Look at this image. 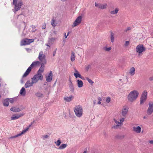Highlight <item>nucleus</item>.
Segmentation results:
<instances>
[{"label": "nucleus", "mask_w": 153, "mask_h": 153, "mask_svg": "<svg viewBox=\"0 0 153 153\" xmlns=\"http://www.w3.org/2000/svg\"><path fill=\"white\" fill-rule=\"evenodd\" d=\"M139 95V92L136 90L131 91L128 95V99L131 102H133L137 98Z\"/></svg>", "instance_id": "1"}, {"label": "nucleus", "mask_w": 153, "mask_h": 153, "mask_svg": "<svg viewBox=\"0 0 153 153\" xmlns=\"http://www.w3.org/2000/svg\"><path fill=\"white\" fill-rule=\"evenodd\" d=\"M40 63V62L38 61H36L33 62L25 73L22 76V77H25L27 76L31 71L32 68L34 66L39 65Z\"/></svg>", "instance_id": "2"}, {"label": "nucleus", "mask_w": 153, "mask_h": 153, "mask_svg": "<svg viewBox=\"0 0 153 153\" xmlns=\"http://www.w3.org/2000/svg\"><path fill=\"white\" fill-rule=\"evenodd\" d=\"M74 110L75 114L77 117H80L82 116V108L81 106H76Z\"/></svg>", "instance_id": "3"}, {"label": "nucleus", "mask_w": 153, "mask_h": 153, "mask_svg": "<svg viewBox=\"0 0 153 153\" xmlns=\"http://www.w3.org/2000/svg\"><path fill=\"white\" fill-rule=\"evenodd\" d=\"M17 1L18 0H13V4L15 6L14 11H13L15 12L19 10L23 4L21 0L19 1L17 3Z\"/></svg>", "instance_id": "4"}, {"label": "nucleus", "mask_w": 153, "mask_h": 153, "mask_svg": "<svg viewBox=\"0 0 153 153\" xmlns=\"http://www.w3.org/2000/svg\"><path fill=\"white\" fill-rule=\"evenodd\" d=\"M146 48L142 44H139L137 45L135 49L136 52L138 53V56L146 51Z\"/></svg>", "instance_id": "5"}, {"label": "nucleus", "mask_w": 153, "mask_h": 153, "mask_svg": "<svg viewBox=\"0 0 153 153\" xmlns=\"http://www.w3.org/2000/svg\"><path fill=\"white\" fill-rule=\"evenodd\" d=\"M147 97V91H144L141 96L140 100V105L144 104L146 101Z\"/></svg>", "instance_id": "6"}, {"label": "nucleus", "mask_w": 153, "mask_h": 153, "mask_svg": "<svg viewBox=\"0 0 153 153\" xmlns=\"http://www.w3.org/2000/svg\"><path fill=\"white\" fill-rule=\"evenodd\" d=\"M34 41L33 39H24L22 40L20 42V45L22 46L29 45Z\"/></svg>", "instance_id": "7"}, {"label": "nucleus", "mask_w": 153, "mask_h": 153, "mask_svg": "<svg viewBox=\"0 0 153 153\" xmlns=\"http://www.w3.org/2000/svg\"><path fill=\"white\" fill-rule=\"evenodd\" d=\"M43 79V76L41 73H37V74L35 75L34 76L31 78L34 82L36 83L39 80H42Z\"/></svg>", "instance_id": "8"}, {"label": "nucleus", "mask_w": 153, "mask_h": 153, "mask_svg": "<svg viewBox=\"0 0 153 153\" xmlns=\"http://www.w3.org/2000/svg\"><path fill=\"white\" fill-rule=\"evenodd\" d=\"M149 107L147 111V114L150 115L153 112V101H150L149 103Z\"/></svg>", "instance_id": "9"}, {"label": "nucleus", "mask_w": 153, "mask_h": 153, "mask_svg": "<svg viewBox=\"0 0 153 153\" xmlns=\"http://www.w3.org/2000/svg\"><path fill=\"white\" fill-rule=\"evenodd\" d=\"M45 56L43 54V52L40 51L39 55L38 58L39 60L41 62L44 63H46V60L45 58Z\"/></svg>", "instance_id": "10"}, {"label": "nucleus", "mask_w": 153, "mask_h": 153, "mask_svg": "<svg viewBox=\"0 0 153 153\" xmlns=\"http://www.w3.org/2000/svg\"><path fill=\"white\" fill-rule=\"evenodd\" d=\"M82 17L81 16H79L74 22L72 27H75L80 24L82 21Z\"/></svg>", "instance_id": "11"}, {"label": "nucleus", "mask_w": 153, "mask_h": 153, "mask_svg": "<svg viewBox=\"0 0 153 153\" xmlns=\"http://www.w3.org/2000/svg\"><path fill=\"white\" fill-rule=\"evenodd\" d=\"M24 114H16L15 115H13L11 117V120H15L18 119L20 117L24 115Z\"/></svg>", "instance_id": "12"}, {"label": "nucleus", "mask_w": 153, "mask_h": 153, "mask_svg": "<svg viewBox=\"0 0 153 153\" xmlns=\"http://www.w3.org/2000/svg\"><path fill=\"white\" fill-rule=\"evenodd\" d=\"M53 74L51 71H50V73L48 76H46V80L47 82H49L51 81L52 79Z\"/></svg>", "instance_id": "13"}, {"label": "nucleus", "mask_w": 153, "mask_h": 153, "mask_svg": "<svg viewBox=\"0 0 153 153\" xmlns=\"http://www.w3.org/2000/svg\"><path fill=\"white\" fill-rule=\"evenodd\" d=\"M32 81L30 82V80L27 81L26 83L25 84V87L26 88L29 87L33 86V83H35L33 80H32Z\"/></svg>", "instance_id": "14"}, {"label": "nucleus", "mask_w": 153, "mask_h": 153, "mask_svg": "<svg viewBox=\"0 0 153 153\" xmlns=\"http://www.w3.org/2000/svg\"><path fill=\"white\" fill-rule=\"evenodd\" d=\"M124 120L125 119L124 118H122L120 119V124H117L115 126H114L112 128L114 129H117L119 126H122L123 125V122L124 121Z\"/></svg>", "instance_id": "15"}, {"label": "nucleus", "mask_w": 153, "mask_h": 153, "mask_svg": "<svg viewBox=\"0 0 153 153\" xmlns=\"http://www.w3.org/2000/svg\"><path fill=\"white\" fill-rule=\"evenodd\" d=\"M74 97L72 95H71L70 96L65 97H64V100L66 102H69L73 100L74 98Z\"/></svg>", "instance_id": "16"}, {"label": "nucleus", "mask_w": 153, "mask_h": 153, "mask_svg": "<svg viewBox=\"0 0 153 153\" xmlns=\"http://www.w3.org/2000/svg\"><path fill=\"white\" fill-rule=\"evenodd\" d=\"M126 81H125L124 80V79L123 80L122 79H120L119 80V81L118 82L119 84L121 85H123V84L125 83H126L128 82V78L127 76H126Z\"/></svg>", "instance_id": "17"}, {"label": "nucleus", "mask_w": 153, "mask_h": 153, "mask_svg": "<svg viewBox=\"0 0 153 153\" xmlns=\"http://www.w3.org/2000/svg\"><path fill=\"white\" fill-rule=\"evenodd\" d=\"M10 110L13 112H17L20 111L21 109L19 108L13 107L10 108Z\"/></svg>", "instance_id": "18"}, {"label": "nucleus", "mask_w": 153, "mask_h": 153, "mask_svg": "<svg viewBox=\"0 0 153 153\" xmlns=\"http://www.w3.org/2000/svg\"><path fill=\"white\" fill-rule=\"evenodd\" d=\"M134 131L137 133H139L141 131V128L139 126L137 127H133Z\"/></svg>", "instance_id": "19"}, {"label": "nucleus", "mask_w": 153, "mask_h": 153, "mask_svg": "<svg viewBox=\"0 0 153 153\" xmlns=\"http://www.w3.org/2000/svg\"><path fill=\"white\" fill-rule=\"evenodd\" d=\"M128 111V109L126 108H124L122 110V114L123 116H125L127 114Z\"/></svg>", "instance_id": "20"}, {"label": "nucleus", "mask_w": 153, "mask_h": 153, "mask_svg": "<svg viewBox=\"0 0 153 153\" xmlns=\"http://www.w3.org/2000/svg\"><path fill=\"white\" fill-rule=\"evenodd\" d=\"M56 38L55 37H51L49 38L48 42L49 44L52 45L53 43L56 40Z\"/></svg>", "instance_id": "21"}, {"label": "nucleus", "mask_w": 153, "mask_h": 153, "mask_svg": "<svg viewBox=\"0 0 153 153\" xmlns=\"http://www.w3.org/2000/svg\"><path fill=\"white\" fill-rule=\"evenodd\" d=\"M77 86L79 88H81L82 87L83 83L82 80H77Z\"/></svg>", "instance_id": "22"}, {"label": "nucleus", "mask_w": 153, "mask_h": 153, "mask_svg": "<svg viewBox=\"0 0 153 153\" xmlns=\"http://www.w3.org/2000/svg\"><path fill=\"white\" fill-rule=\"evenodd\" d=\"M35 95L37 97L42 98L44 97V95L43 94L40 92H37L35 93Z\"/></svg>", "instance_id": "23"}, {"label": "nucleus", "mask_w": 153, "mask_h": 153, "mask_svg": "<svg viewBox=\"0 0 153 153\" xmlns=\"http://www.w3.org/2000/svg\"><path fill=\"white\" fill-rule=\"evenodd\" d=\"M20 94L23 96H25L26 94L25 89L24 87H22L20 90Z\"/></svg>", "instance_id": "24"}, {"label": "nucleus", "mask_w": 153, "mask_h": 153, "mask_svg": "<svg viewBox=\"0 0 153 153\" xmlns=\"http://www.w3.org/2000/svg\"><path fill=\"white\" fill-rule=\"evenodd\" d=\"M9 99L8 98L4 100L3 102V105L5 106H7L9 104Z\"/></svg>", "instance_id": "25"}, {"label": "nucleus", "mask_w": 153, "mask_h": 153, "mask_svg": "<svg viewBox=\"0 0 153 153\" xmlns=\"http://www.w3.org/2000/svg\"><path fill=\"white\" fill-rule=\"evenodd\" d=\"M75 59V53L73 52H71V59L72 62L74 61Z\"/></svg>", "instance_id": "26"}, {"label": "nucleus", "mask_w": 153, "mask_h": 153, "mask_svg": "<svg viewBox=\"0 0 153 153\" xmlns=\"http://www.w3.org/2000/svg\"><path fill=\"white\" fill-rule=\"evenodd\" d=\"M135 68L134 67H132L130 69L129 71V74H131V75H133L135 73Z\"/></svg>", "instance_id": "27"}, {"label": "nucleus", "mask_w": 153, "mask_h": 153, "mask_svg": "<svg viewBox=\"0 0 153 153\" xmlns=\"http://www.w3.org/2000/svg\"><path fill=\"white\" fill-rule=\"evenodd\" d=\"M119 10L118 8H116L114 10L111 11L110 13L111 14H115L118 12Z\"/></svg>", "instance_id": "28"}, {"label": "nucleus", "mask_w": 153, "mask_h": 153, "mask_svg": "<svg viewBox=\"0 0 153 153\" xmlns=\"http://www.w3.org/2000/svg\"><path fill=\"white\" fill-rule=\"evenodd\" d=\"M67 146V144H63L58 148V149H62L65 148Z\"/></svg>", "instance_id": "29"}, {"label": "nucleus", "mask_w": 153, "mask_h": 153, "mask_svg": "<svg viewBox=\"0 0 153 153\" xmlns=\"http://www.w3.org/2000/svg\"><path fill=\"white\" fill-rule=\"evenodd\" d=\"M107 4H100V7H99V8L103 10L106 8H107Z\"/></svg>", "instance_id": "30"}, {"label": "nucleus", "mask_w": 153, "mask_h": 153, "mask_svg": "<svg viewBox=\"0 0 153 153\" xmlns=\"http://www.w3.org/2000/svg\"><path fill=\"white\" fill-rule=\"evenodd\" d=\"M114 33L112 32H111L110 38L111 42L112 43L114 42Z\"/></svg>", "instance_id": "31"}, {"label": "nucleus", "mask_w": 153, "mask_h": 153, "mask_svg": "<svg viewBox=\"0 0 153 153\" xmlns=\"http://www.w3.org/2000/svg\"><path fill=\"white\" fill-rule=\"evenodd\" d=\"M74 75L75 76L76 78H77L78 77H79L82 79V76L79 73H74Z\"/></svg>", "instance_id": "32"}, {"label": "nucleus", "mask_w": 153, "mask_h": 153, "mask_svg": "<svg viewBox=\"0 0 153 153\" xmlns=\"http://www.w3.org/2000/svg\"><path fill=\"white\" fill-rule=\"evenodd\" d=\"M28 130V128H26L25 129H24L23 130L22 132H21V133L19 134L20 135V136H21L22 135L25 134V133Z\"/></svg>", "instance_id": "33"}, {"label": "nucleus", "mask_w": 153, "mask_h": 153, "mask_svg": "<svg viewBox=\"0 0 153 153\" xmlns=\"http://www.w3.org/2000/svg\"><path fill=\"white\" fill-rule=\"evenodd\" d=\"M55 20L54 19H52L51 23V25L55 27L56 25V24H55Z\"/></svg>", "instance_id": "34"}, {"label": "nucleus", "mask_w": 153, "mask_h": 153, "mask_svg": "<svg viewBox=\"0 0 153 153\" xmlns=\"http://www.w3.org/2000/svg\"><path fill=\"white\" fill-rule=\"evenodd\" d=\"M55 143L56 144V145L57 146H58L60 145V144L61 143V142L59 139H58L57 141V142H55Z\"/></svg>", "instance_id": "35"}, {"label": "nucleus", "mask_w": 153, "mask_h": 153, "mask_svg": "<svg viewBox=\"0 0 153 153\" xmlns=\"http://www.w3.org/2000/svg\"><path fill=\"white\" fill-rule=\"evenodd\" d=\"M49 137V136L47 135H44L42 136V139L44 140H45L46 139H47Z\"/></svg>", "instance_id": "36"}, {"label": "nucleus", "mask_w": 153, "mask_h": 153, "mask_svg": "<svg viewBox=\"0 0 153 153\" xmlns=\"http://www.w3.org/2000/svg\"><path fill=\"white\" fill-rule=\"evenodd\" d=\"M57 34V32L56 31H53V32L51 33L50 34V35L52 36H55V35H56Z\"/></svg>", "instance_id": "37"}, {"label": "nucleus", "mask_w": 153, "mask_h": 153, "mask_svg": "<svg viewBox=\"0 0 153 153\" xmlns=\"http://www.w3.org/2000/svg\"><path fill=\"white\" fill-rule=\"evenodd\" d=\"M44 71V69L43 68H40L38 70L37 73H41L42 74V73Z\"/></svg>", "instance_id": "38"}, {"label": "nucleus", "mask_w": 153, "mask_h": 153, "mask_svg": "<svg viewBox=\"0 0 153 153\" xmlns=\"http://www.w3.org/2000/svg\"><path fill=\"white\" fill-rule=\"evenodd\" d=\"M86 79L90 84H92L94 83V82L88 77H86Z\"/></svg>", "instance_id": "39"}, {"label": "nucleus", "mask_w": 153, "mask_h": 153, "mask_svg": "<svg viewBox=\"0 0 153 153\" xmlns=\"http://www.w3.org/2000/svg\"><path fill=\"white\" fill-rule=\"evenodd\" d=\"M103 49L106 51H109L111 49V47L107 48L106 47H104L103 48Z\"/></svg>", "instance_id": "40"}, {"label": "nucleus", "mask_w": 153, "mask_h": 153, "mask_svg": "<svg viewBox=\"0 0 153 153\" xmlns=\"http://www.w3.org/2000/svg\"><path fill=\"white\" fill-rule=\"evenodd\" d=\"M111 98L109 97H108L106 98V102L107 103H109L111 101Z\"/></svg>", "instance_id": "41"}, {"label": "nucleus", "mask_w": 153, "mask_h": 153, "mask_svg": "<svg viewBox=\"0 0 153 153\" xmlns=\"http://www.w3.org/2000/svg\"><path fill=\"white\" fill-rule=\"evenodd\" d=\"M20 135H19V134H18L15 136H12V137H10L9 138L10 139H12V138H16V137H17L19 136Z\"/></svg>", "instance_id": "42"}, {"label": "nucleus", "mask_w": 153, "mask_h": 153, "mask_svg": "<svg viewBox=\"0 0 153 153\" xmlns=\"http://www.w3.org/2000/svg\"><path fill=\"white\" fill-rule=\"evenodd\" d=\"M101 4H98L96 2L95 3V5L96 7H98L99 8V7H100V5Z\"/></svg>", "instance_id": "43"}, {"label": "nucleus", "mask_w": 153, "mask_h": 153, "mask_svg": "<svg viewBox=\"0 0 153 153\" xmlns=\"http://www.w3.org/2000/svg\"><path fill=\"white\" fill-rule=\"evenodd\" d=\"M129 45V42L128 41H126L125 44V45L126 46H127Z\"/></svg>", "instance_id": "44"}, {"label": "nucleus", "mask_w": 153, "mask_h": 153, "mask_svg": "<svg viewBox=\"0 0 153 153\" xmlns=\"http://www.w3.org/2000/svg\"><path fill=\"white\" fill-rule=\"evenodd\" d=\"M34 121H33V122H31V124H30V125H29V126H28V127L27 128H28V130L29 129V128H30V127L31 126H32V125L33 124V123H34Z\"/></svg>", "instance_id": "45"}, {"label": "nucleus", "mask_w": 153, "mask_h": 153, "mask_svg": "<svg viewBox=\"0 0 153 153\" xmlns=\"http://www.w3.org/2000/svg\"><path fill=\"white\" fill-rule=\"evenodd\" d=\"M25 49L28 52H30L31 51V49L29 48H26Z\"/></svg>", "instance_id": "46"}, {"label": "nucleus", "mask_w": 153, "mask_h": 153, "mask_svg": "<svg viewBox=\"0 0 153 153\" xmlns=\"http://www.w3.org/2000/svg\"><path fill=\"white\" fill-rule=\"evenodd\" d=\"M14 101V100L13 99H11L9 100V102L11 103H13V102Z\"/></svg>", "instance_id": "47"}, {"label": "nucleus", "mask_w": 153, "mask_h": 153, "mask_svg": "<svg viewBox=\"0 0 153 153\" xmlns=\"http://www.w3.org/2000/svg\"><path fill=\"white\" fill-rule=\"evenodd\" d=\"M114 120L115 123L117 124H120V122L119 121L116 120L115 119H114Z\"/></svg>", "instance_id": "48"}, {"label": "nucleus", "mask_w": 153, "mask_h": 153, "mask_svg": "<svg viewBox=\"0 0 153 153\" xmlns=\"http://www.w3.org/2000/svg\"><path fill=\"white\" fill-rule=\"evenodd\" d=\"M44 63H42L41 64V67H40V68H44Z\"/></svg>", "instance_id": "49"}, {"label": "nucleus", "mask_w": 153, "mask_h": 153, "mask_svg": "<svg viewBox=\"0 0 153 153\" xmlns=\"http://www.w3.org/2000/svg\"><path fill=\"white\" fill-rule=\"evenodd\" d=\"M149 79L150 81H153V76L150 77Z\"/></svg>", "instance_id": "50"}, {"label": "nucleus", "mask_w": 153, "mask_h": 153, "mask_svg": "<svg viewBox=\"0 0 153 153\" xmlns=\"http://www.w3.org/2000/svg\"><path fill=\"white\" fill-rule=\"evenodd\" d=\"M131 28L130 27H128L124 31L127 32L128 30H130Z\"/></svg>", "instance_id": "51"}, {"label": "nucleus", "mask_w": 153, "mask_h": 153, "mask_svg": "<svg viewBox=\"0 0 153 153\" xmlns=\"http://www.w3.org/2000/svg\"><path fill=\"white\" fill-rule=\"evenodd\" d=\"M56 50H57V49L56 48L55 49V51L53 52V56H55V55L56 54Z\"/></svg>", "instance_id": "52"}, {"label": "nucleus", "mask_w": 153, "mask_h": 153, "mask_svg": "<svg viewBox=\"0 0 153 153\" xmlns=\"http://www.w3.org/2000/svg\"><path fill=\"white\" fill-rule=\"evenodd\" d=\"M89 67H90V65H88V66H87L86 67V69L87 70V71H88V70L89 69Z\"/></svg>", "instance_id": "53"}, {"label": "nucleus", "mask_w": 153, "mask_h": 153, "mask_svg": "<svg viewBox=\"0 0 153 153\" xmlns=\"http://www.w3.org/2000/svg\"><path fill=\"white\" fill-rule=\"evenodd\" d=\"M98 99L99 100V101H101L102 100V99L100 97H98Z\"/></svg>", "instance_id": "54"}, {"label": "nucleus", "mask_w": 153, "mask_h": 153, "mask_svg": "<svg viewBox=\"0 0 153 153\" xmlns=\"http://www.w3.org/2000/svg\"><path fill=\"white\" fill-rule=\"evenodd\" d=\"M45 28H46V25H43L42 27V29H45Z\"/></svg>", "instance_id": "55"}, {"label": "nucleus", "mask_w": 153, "mask_h": 153, "mask_svg": "<svg viewBox=\"0 0 153 153\" xmlns=\"http://www.w3.org/2000/svg\"><path fill=\"white\" fill-rule=\"evenodd\" d=\"M50 44H49V43L48 42V44H45V45L49 47L50 48V46H49V45Z\"/></svg>", "instance_id": "56"}, {"label": "nucleus", "mask_w": 153, "mask_h": 153, "mask_svg": "<svg viewBox=\"0 0 153 153\" xmlns=\"http://www.w3.org/2000/svg\"><path fill=\"white\" fill-rule=\"evenodd\" d=\"M149 143L151 144H153V140H150L149 141Z\"/></svg>", "instance_id": "57"}, {"label": "nucleus", "mask_w": 153, "mask_h": 153, "mask_svg": "<svg viewBox=\"0 0 153 153\" xmlns=\"http://www.w3.org/2000/svg\"><path fill=\"white\" fill-rule=\"evenodd\" d=\"M23 79H22L21 80V83H23Z\"/></svg>", "instance_id": "58"}, {"label": "nucleus", "mask_w": 153, "mask_h": 153, "mask_svg": "<svg viewBox=\"0 0 153 153\" xmlns=\"http://www.w3.org/2000/svg\"><path fill=\"white\" fill-rule=\"evenodd\" d=\"M32 28H33V29H34L36 27L34 25H32Z\"/></svg>", "instance_id": "59"}, {"label": "nucleus", "mask_w": 153, "mask_h": 153, "mask_svg": "<svg viewBox=\"0 0 153 153\" xmlns=\"http://www.w3.org/2000/svg\"><path fill=\"white\" fill-rule=\"evenodd\" d=\"M69 32H68V33H67V35L66 36H65V38H66H66H67V36L69 35Z\"/></svg>", "instance_id": "60"}, {"label": "nucleus", "mask_w": 153, "mask_h": 153, "mask_svg": "<svg viewBox=\"0 0 153 153\" xmlns=\"http://www.w3.org/2000/svg\"><path fill=\"white\" fill-rule=\"evenodd\" d=\"M75 71L76 72V73H79V72L78 71H77V70L76 69H75Z\"/></svg>", "instance_id": "61"}, {"label": "nucleus", "mask_w": 153, "mask_h": 153, "mask_svg": "<svg viewBox=\"0 0 153 153\" xmlns=\"http://www.w3.org/2000/svg\"><path fill=\"white\" fill-rule=\"evenodd\" d=\"M97 104H101V101H99L98 102H97Z\"/></svg>", "instance_id": "62"}, {"label": "nucleus", "mask_w": 153, "mask_h": 153, "mask_svg": "<svg viewBox=\"0 0 153 153\" xmlns=\"http://www.w3.org/2000/svg\"><path fill=\"white\" fill-rule=\"evenodd\" d=\"M36 30H32V31L33 32H35V31Z\"/></svg>", "instance_id": "63"}, {"label": "nucleus", "mask_w": 153, "mask_h": 153, "mask_svg": "<svg viewBox=\"0 0 153 153\" xmlns=\"http://www.w3.org/2000/svg\"><path fill=\"white\" fill-rule=\"evenodd\" d=\"M87 152V151H85L84 152H83V153H86Z\"/></svg>", "instance_id": "64"}]
</instances>
